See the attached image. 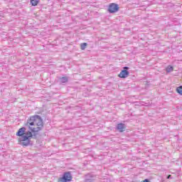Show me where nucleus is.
<instances>
[{"instance_id": "1", "label": "nucleus", "mask_w": 182, "mask_h": 182, "mask_svg": "<svg viewBox=\"0 0 182 182\" xmlns=\"http://www.w3.org/2000/svg\"><path fill=\"white\" fill-rule=\"evenodd\" d=\"M41 116L39 115H35L33 117H31L26 124V127H21L18 129V131L16 132V136L20 137L18 139V141L21 146H23L25 147H28V146L32 145V141H31V139H32V132L28 130L29 127L33 126L35 123H36V120L39 119Z\"/></svg>"}, {"instance_id": "2", "label": "nucleus", "mask_w": 182, "mask_h": 182, "mask_svg": "<svg viewBox=\"0 0 182 182\" xmlns=\"http://www.w3.org/2000/svg\"><path fill=\"white\" fill-rule=\"evenodd\" d=\"M29 130L33 132V133H36L37 132H41L42 129H43V121L41 117H38L36 122L33 126L29 127Z\"/></svg>"}, {"instance_id": "3", "label": "nucleus", "mask_w": 182, "mask_h": 182, "mask_svg": "<svg viewBox=\"0 0 182 182\" xmlns=\"http://www.w3.org/2000/svg\"><path fill=\"white\" fill-rule=\"evenodd\" d=\"M72 173L70 172H66L63 174V176L60 178L59 181L60 182H68L72 181Z\"/></svg>"}, {"instance_id": "4", "label": "nucleus", "mask_w": 182, "mask_h": 182, "mask_svg": "<svg viewBox=\"0 0 182 182\" xmlns=\"http://www.w3.org/2000/svg\"><path fill=\"white\" fill-rule=\"evenodd\" d=\"M119 11V5L114 3L110 4L108 7V12L109 14H114Z\"/></svg>"}, {"instance_id": "5", "label": "nucleus", "mask_w": 182, "mask_h": 182, "mask_svg": "<svg viewBox=\"0 0 182 182\" xmlns=\"http://www.w3.org/2000/svg\"><path fill=\"white\" fill-rule=\"evenodd\" d=\"M118 76L119 77H121L122 79H126V77L129 76V71L126 70H122Z\"/></svg>"}, {"instance_id": "6", "label": "nucleus", "mask_w": 182, "mask_h": 182, "mask_svg": "<svg viewBox=\"0 0 182 182\" xmlns=\"http://www.w3.org/2000/svg\"><path fill=\"white\" fill-rule=\"evenodd\" d=\"M125 125L123 123H119L117 124V129L119 130L121 133H123L124 132Z\"/></svg>"}, {"instance_id": "7", "label": "nucleus", "mask_w": 182, "mask_h": 182, "mask_svg": "<svg viewBox=\"0 0 182 182\" xmlns=\"http://www.w3.org/2000/svg\"><path fill=\"white\" fill-rule=\"evenodd\" d=\"M68 80H69L68 77H63L60 78V81L61 83H66L68 82Z\"/></svg>"}, {"instance_id": "8", "label": "nucleus", "mask_w": 182, "mask_h": 182, "mask_svg": "<svg viewBox=\"0 0 182 182\" xmlns=\"http://www.w3.org/2000/svg\"><path fill=\"white\" fill-rule=\"evenodd\" d=\"M31 4L33 6H36L39 4V0H31Z\"/></svg>"}, {"instance_id": "9", "label": "nucleus", "mask_w": 182, "mask_h": 182, "mask_svg": "<svg viewBox=\"0 0 182 182\" xmlns=\"http://www.w3.org/2000/svg\"><path fill=\"white\" fill-rule=\"evenodd\" d=\"M173 66L171 65H168L167 68H166V72L167 73H170V72H173Z\"/></svg>"}, {"instance_id": "10", "label": "nucleus", "mask_w": 182, "mask_h": 182, "mask_svg": "<svg viewBox=\"0 0 182 182\" xmlns=\"http://www.w3.org/2000/svg\"><path fill=\"white\" fill-rule=\"evenodd\" d=\"M86 46H87V43H82L80 44V48L82 50H85L86 49Z\"/></svg>"}, {"instance_id": "11", "label": "nucleus", "mask_w": 182, "mask_h": 182, "mask_svg": "<svg viewBox=\"0 0 182 182\" xmlns=\"http://www.w3.org/2000/svg\"><path fill=\"white\" fill-rule=\"evenodd\" d=\"M176 92L178 93V95H181L182 96V86L178 87L176 88Z\"/></svg>"}, {"instance_id": "12", "label": "nucleus", "mask_w": 182, "mask_h": 182, "mask_svg": "<svg viewBox=\"0 0 182 182\" xmlns=\"http://www.w3.org/2000/svg\"><path fill=\"white\" fill-rule=\"evenodd\" d=\"M85 181H86V182H92V181H93V179H92V178H91V179H89V178H87L85 179Z\"/></svg>"}, {"instance_id": "13", "label": "nucleus", "mask_w": 182, "mask_h": 182, "mask_svg": "<svg viewBox=\"0 0 182 182\" xmlns=\"http://www.w3.org/2000/svg\"><path fill=\"white\" fill-rule=\"evenodd\" d=\"M144 182H150V181H149V179H145V180L144 181Z\"/></svg>"}, {"instance_id": "14", "label": "nucleus", "mask_w": 182, "mask_h": 182, "mask_svg": "<svg viewBox=\"0 0 182 182\" xmlns=\"http://www.w3.org/2000/svg\"><path fill=\"white\" fill-rule=\"evenodd\" d=\"M167 178H171V175L168 176Z\"/></svg>"}, {"instance_id": "15", "label": "nucleus", "mask_w": 182, "mask_h": 182, "mask_svg": "<svg viewBox=\"0 0 182 182\" xmlns=\"http://www.w3.org/2000/svg\"><path fill=\"white\" fill-rule=\"evenodd\" d=\"M125 69H129V68H127V67H125Z\"/></svg>"}]
</instances>
